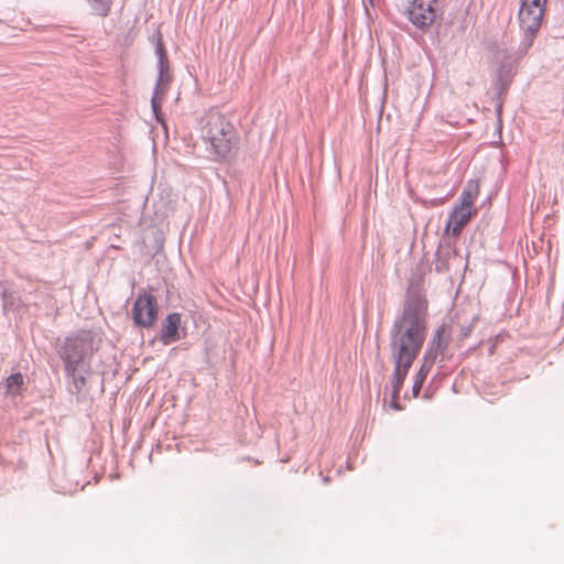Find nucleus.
Returning <instances> with one entry per match:
<instances>
[{
	"label": "nucleus",
	"mask_w": 564,
	"mask_h": 564,
	"mask_svg": "<svg viewBox=\"0 0 564 564\" xmlns=\"http://www.w3.org/2000/svg\"><path fill=\"white\" fill-rule=\"evenodd\" d=\"M429 307L422 282L411 279L389 333L390 352L415 359L419 357L427 337Z\"/></svg>",
	"instance_id": "1"
},
{
	"label": "nucleus",
	"mask_w": 564,
	"mask_h": 564,
	"mask_svg": "<svg viewBox=\"0 0 564 564\" xmlns=\"http://www.w3.org/2000/svg\"><path fill=\"white\" fill-rule=\"evenodd\" d=\"M101 338L95 330L78 329L64 338H57L55 349L64 369L73 367L90 368L94 354L98 351Z\"/></svg>",
	"instance_id": "2"
},
{
	"label": "nucleus",
	"mask_w": 564,
	"mask_h": 564,
	"mask_svg": "<svg viewBox=\"0 0 564 564\" xmlns=\"http://www.w3.org/2000/svg\"><path fill=\"white\" fill-rule=\"evenodd\" d=\"M202 135L213 148L218 161H229L238 149L239 134L221 113L210 112L203 119Z\"/></svg>",
	"instance_id": "3"
},
{
	"label": "nucleus",
	"mask_w": 564,
	"mask_h": 564,
	"mask_svg": "<svg viewBox=\"0 0 564 564\" xmlns=\"http://www.w3.org/2000/svg\"><path fill=\"white\" fill-rule=\"evenodd\" d=\"M546 9H531L528 4H521L518 13L520 26L523 31V39L519 45L518 54L523 56L532 47L534 40L541 29Z\"/></svg>",
	"instance_id": "4"
},
{
	"label": "nucleus",
	"mask_w": 564,
	"mask_h": 564,
	"mask_svg": "<svg viewBox=\"0 0 564 564\" xmlns=\"http://www.w3.org/2000/svg\"><path fill=\"white\" fill-rule=\"evenodd\" d=\"M159 304L156 297L142 291L138 294L131 308L133 325L139 328H151L158 321Z\"/></svg>",
	"instance_id": "5"
},
{
	"label": "nucleus",
	"mask_w": 564,
	"mask_h": 564,
	"mask_svg": "<svg viewBox=\"0 0 564 564\" xmlns=\"http://www.w3.org/2000/svg\"><path fill=\"white\" fill-rule=\"evenodd\" d=\"M438 0H411L404 13L409 21L419 30L426 32L438 19Z\"/></svg>",
	"instance_id": "6"
},
{
	"label": "nucleus",
	"mask_w": 564,
	"mask_h": 564,
	"mask_svg": "<svg viewBox=\"0 0 564 564\" xmlns=\"http://www.w3.org/2000/svg\"><path fill=\"white\" fill-rule=\"evenodd\" d=\"M517 74V65L507 54L497 68L495 78L492 80V89L495 91L494 99L496 100V111L500 116L505 102V98L509 93L510 86Z\"/></svg>",
	"instance_id": "7"
},
{
	"label": "nucleus",
	"mask_w": 564,
	"mask_h": 564,
	"mask_svg": "<svg viewBox=\"0 0 564 564\" xmlns=\"http://www.w3.org/2000/svg\"><path fill=\"white\" fill-rule=\"evenodd\" d=\"M150 41L155 46V55L158 56V78L155 85L162 90L165 86H170L173 80V74L171 72L170 59L167 51L163 41V34L161 30H158L150 37Z\"/></svg>",
	"instance_id": "8"
},
{
	"label": "nucleus",
	"mask_w": 564,
	"mask_h": 564,
	"mask_svg": "<svg viewBox=\"0 0 564 564\" xmlns=\"http://www.w3.org/2000/svg\"><path fill=\"white\" fill-rule=\"evenodd\" d=\"M187 335L186 326L182 324V315L180 313H170L161 322V329L158 336L154 337L153 341L158 339L164 346L174 344Z\"/></svg>",
	"instance_id": "9"
},
{
	"label": "nucleus",
	"mask_w": 564,
	"mask_h": 564,
	"mask_svg": "<svg viewBox=\"0 0 564 564\" xmlns=\"http://www.w3.org/2000/svg\"><path fill=\"white\" fill-rule=\"evenodd\" d=\"M477 213V209H468L454 205L444 228L443 239L448 236L458 238L464 228L471 221Z\"/></svg>",
	"instance_id": "10"
},
{
	"label": "nucleus",
	"mask_w": 564,
	"mask_h": 564,
	"mask_svg": "<svg viewBox=\"0 0 564 564\" xmlns=\"http://www.w3.org/2000/svg\"><path fill=\"white\" fill-rule=\"evenodd\" d=\"M29 381L25 376L20 371L13 372L8 376L2 382L1 387L4 390V395L13 404H18L23 399L24 392L28 389Z\"/></svg>",
	"instance_id": "11"
},
{
	"label": "nucleus",
	"mask_w": 564,
	"mask_h": 564,
	"mask_svg": "<svg viewBox=\"0 0 564 564\" xmlns=\"http://www.w3.org/2000/svg\"><path fill=\"white\" fill-rule=\"evenodd\" d=\"M390 358L393 364V373L390 380L391 388L402 390L406 376L413 366L415 358L405 357L393 352H391Z\"/></svg>",
	"instance_id": "12"
},
{
	"label": "nucleus",
	"mask_w": 564,
	"mask_h": 564,
	"mask_svg": "<svg viewBox=\"0 0 564 564\" xmlns=\"http://www.w3.org/2000/svg\"><path fill=\"white\" fill-rule=\"evenodd\" d=\"M1 293L0 296L2 299V312L7 315L9 312H20L23 307L24 303L21 299L19 290H17L12 284L8 282H0Z\"/></svg>",
	"instance_id": "13"
},
{
	"label": "nucleus",
	"mask_w": 564,
	"mask_h": 564,
	"mask_svg": "<svg viewBox=\"0 0 564 564\" xmlns=\"http://www.w3.org/2000/svg\"><path fill=\"white\" fill-rule=\"evenodd\" d=\"M64 372L67 378L72 379V383L68 387V392L79 399V395L87 386L88 377L93 372L91 367H73L72 369L66 368L64 369Z\"/></svg>",
	"instance_id": "14"
},
{
	"label": "nucleus",
	"mask_w": 564,
	"mask_h": 564,
	"mask_svg": "<svg viewBox=\"0 0 564 564\" xmlns=\"http://www.w3.org/2000/svg\"><path fill=\"white\" fill-rule=\"evenodd\" d=\"M452 340V325L449 323L443 322L434 332L432 338L429 340L427 345L431 347L444 352V350H448L449 344Z\"/></svg>",
	"instance_id": "15"
},
{
	"label": "nucleus",
	"mask_w": 564,
	"mask_h": 564,
	"mask_svg": "<svg viewBox=\"0 0 564 564\" xmlns=\"http://www.w3.org/2000/svg\"><path fill=\"white\" fill-rule=\"evenodd\" d=\"M479 195V182L477 180L467 181L460 196L457 206L465 207L468 209H476L474 204Z\"/></svg>",
	"instance_id": "16"
},
{
	"label": "nucleus",
	"mask_w": 564,
	"mask_h": 564,
	"mask_svg": "<svg viewBox=\"0 0 564 564\" xmlns=\"http://www.w3.org/2000/svg\"><path fill=\"white\" fill-rule=\"evenodd\" d=\"M170 86H165L162 90L155 85L153 96L151 98V108L158 121H162V102L164 96L167 94Z\"/></svg>",
	"instance_id": "17"
},
{
	"label": "nucleus",
	"mask_w": 564,
	"mask_h": 564,
	"mask_svg": "<svg viewBox=\"0 0 564 564\" xmlns=\"http://www.w3.org/2000/svg\"><path fill=\"white\" fill-rule=\"evenodd\" d=\"M94 14L106 18L110 14L112 0H87Z\"/></svg>",
	"instance_id": "18"
},
{
	"label": "nucleus",
	"mask_w": 564,
	"mask_h": 564,
	"mask_svg": "<svg viewBox=\"0 0 564 564\" xmlns=\"http://www.w3.org/2000/svg\"><path fill=\"white\" fill-rule=\"evenodd\" d=\"M430 372L431 369L425 368L422 365L420 366L417 372L414 376V382L412 386V394L414 398H417L420 395V392Z\"/></svg>",
	"instance_id": "19"
},
{
	"label": "nucleus",
	"mask_w": 564,
	"mask_h": 564,
	"mask_svg": "<svg viewBox=\"0 0 564 564\" xmlns=\"http://www.w3.org/2000/svg\"><path fill=\"white\" fill-rule=\"evenodd\" d=\"M440 352H441L440 350L427 345L426 349L424 351V355L422 357L421 365L424 366L425 368H429L432 370L433 366L437 361Z\"/></svg>",
	"instance_id": "20"
},
{
	"label": "nucleus",
	"mask_w": 564,
	"mask_h": 564,
	"mask_svg": "<svg viewBox=\"0 0 564 564\" xmlns=\"http://www.w3.org/2000/svg\"><path fill=\"white\" fill-rule=\"evenodd\" d=\"M478 319H479L478 316H474L471 318V322L468 325L460 327L458 339H457L458 341H462L470 336Z\"/></svg>",
	"instance_id": "21"
},
{
	"label": "nucleus",
	"mask_w": 564,
	"mask_h": 564,
	"mask_svg": "<svg viewBox=\"0 0 564 564\" xmlns=\"http://www.w3.org/2000/svg\"><path fill=\"white\" fill-rule=\"evenodd\" d=\"M435 257H436V261H435V270L437 272H443L445 270L448 269V264H447V259L446 258H443L441 256V251L440 249H437L436 253H435Z\"/></svg>",
	"instance_id": "22"
},
{
	"label": "nucleus",
	"mask_w": 564,
	"mask_h": 564,
	"mask_svg": "<svg viewBox=\"0 0 564 564\" xmlns=\"http://www.w3.org/2000/svg\"><path fill=\"white\" fill-rule=\"evenodd\" d=\"M521 4H528L531 9H546L547 0H520Z\"/></svg>",
	"instance_id": "23"
},
{
	"label": "nucleus",
	"mask_w": 564,
	"mask_h": 564,
	"mask_svg": "<svg viewBox=\"0 0 564 564\" xmlns=\"http://www.w3.org/2000/svg\"><path fill=\"white\" fill-rule=\"evenodd\" d=\"M164 247V238H163V234L160 231V230H156L154 232V250H155V253L160 252Z\"/></svg>",
	"instance_id": "24"
},
{
	"label": "nucleus",
	"mask_w": 564,
	"mask_h": 564,
	"mask_svg": "<svg viewBox=\"0 0 564 564\" xmlns=\"http://www.w3.org/2000/svg\"><path fill=\"white\" fill-rule=\"evenodd\" d=\"M362 6L367 12V14L369 15V7H373L375 6V0H362Z\"/></svg>",
	"instance_id": "25"
},
{
	"label": "nucleus",
	"mask_w": 564,
	"mask_h": 564,
	"mask_svg": "<svg viewBox=\"0 0 564 564\" xmlns=\"http://www.w3.org/2000/svg\"><path fill=\"white\" fill-rule=\"evenodd\" d=\"M390 408L395 410V411L402 410V406H401V404L399 402V399L391 400Z\"/></svg>",
	"instance_id": "26"
},
{
	"label": "nucleus",
	"mask_w": 564,
	"mask_h": 564,
	"mask_svg": "<svg viewBox=\"0 0 564 564\" xmlns=\"http://www.w3.org/2000/svg\"><path fill=\"white\" fill-rule=\"evenodd\" d=\"M447 351L448 350H444V352H440V356H438L440 357V362L448 360L452 357V355H448Z\"/></svg>",
	"instance_id": "27"
},
{
	"label": "nucleus",
	"mask_w": 564,
	"mask_h": 564,
	"mask_svg": "<svg viewBox=\"0 0 564 564\" xmlns=\"http://www.w3.org/2000/svg\"><path fill=\"white\" fill-rule=\"evenodd\" d=\"M400 392H401V390H399V389H392V388H391V399H392V400L399 399V398H400Z\"/></svg>",
	"instance_id": "28"
},
{
	"label": "nucleus",
	"mask_w": 564,
	"mask_h": 564,
	"mask_svg": "<svg viewBox=\"0 0 564 564\" xmlns=\"http://www.w3.org/2000/svg\"><path fill=\"white\" fill-rule=\"evenodd\" d=\"M329 481V478L326 476L324 477V482H328Z\"/></svg>",
	"instance_id": "29"
}]
</instances>
